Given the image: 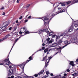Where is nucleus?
Returning <instances> with one entry per match:
<instances>
[{"instance_id": "obj_1", "label": "nucleus", "mask_w": 78, "mask_h": 78, "mask_svg": "<svg viewBox=\"0 0 78 78\" xmlns=\"http://www.w3.org/2000/svg\"><path fill=\"white\" fill-rule=\"evenodd\" d=\"M38 31L39 32L38 33L39 34H43L44 32H46L48 34H49V36H51L55 33V32L52 31L50 32H49V31L47 29H44L43 30H39Z\"/></svg>"}, {"instance_id": "obj_2", "label": "nucleus", "mask_w": 78, "mask_h": 78, "mask_svg": "<svg viewBox=\"0 0 78 78\" xmlns=\"http://www.w3.org/2000/svg\"><path fill=\"white\" fill-rule=\"evenodd\" d=\"M12 35L13 34L12 33L7 35L5 37L0 40V43L2 42L3 41L5 40V39H6L8 38H11L12 36Z\"/></svg>"}, {"instance_id": "obj_3", "label": "nucleus", "mask_w": 78, "mask_h": 78, "mask_svg": "<svg viewBox=\"0 0 78 78\" xmlns=\"http://www.w3.org/2000/svg\"><path fill=\"white\" fill-rule=\"evenodd\" d=\"M8 25L6 23H4L0 27V31H3V30H5L6 28V27Z\"/></svg>"}, {"instance_id": "obj_4", "label": "nucleus", "mask_w": 78, "mask_h": 78, "mask_svg": "<svg viewBox=\"0 0 78 78\" xmlns=\"http://www.w3.org/2000/svg\"><path fill=\"white\" fill-rule=\"evenodd\" d=\"M16 67L13 66L12 68L10 69L9 72L11 74H14V72L16 71Z\"/></svg>"}, {"instance_id": "obj_5", "label": "nucleus", "mask_w": 78, "mask_h": 78, "mask_svg": "<svg viewBox=\"0 0 78 78\" xmlns=\"http://www.w3.org/2000/svg\"><path fill=\"white\" fill-rule=\"evenodd\" d=\"M34 19H41L44 22V25H45V23H46V22H45V21H47L49 19V18L46 17H43V18H34Z\"/></svg>"}, {"instance_id": "obj_6", "label": "nucleus", "mask_w": 78, "mask_h": 78, "mask_svg": "<svg viewBox=\"0 0 78 78\" xmlns=\"http://www.w3.org/2000/svg\"><path fill=\"white\" fill-rule=\"evenodd\" d=\"M5 65H10L11 66L12 65V64H11V63L9 62V58L8 59H6L5 61Z\"/></svg>"}, {"instance_id": "obj_7", "label": "nucleus", "mask_w": 78, "mask_h": 78, "mask_svg": "<svg viewBox=\"0 0 78 78\" xmlns=\"http://www.w3.org/2000/svg\"><path fill=\"white\" fill-rule=\"evenodd\" d=\"M58 53H59V52H58L55 55H54L53 56H52V57L50 56L48 58L49 60H48V62L47 63V65H48V63H49V62L50 61V59H51V58H53V56H55V55H56L57 54H58Z\"/></svg>"}, {"instance_id": "obj_8", "label": "nucleus", "mask_w": 78, "mask_h": 78, "mask_svg": "<svg viewBox=\"0 0 78 78\" xmlns=\"http://www.w3.org/2000/svg\"><path fill=\"white\" fill-rule=\"evenodd\" d=\"M25 66V64H24V63H23V64L20 65V67H21L23 71V68H24Z\"/></svg>"}, {"instance_id": "obj_9", "label": "nucleus", "mask_w": 78, "mask_h": 78, "mask_svg": "<svg viewBox=\"0 0 78 78\" xmlns=\"http://www.w3.org/2000/svg\"><path fill=\"white\" fill-rule=\"evenodd\" d=\"M58 45V43L56 44H52L51 45L52 47H56Z\"/></svg>"}, {"instance_id": "obj_10", "label": "nucleus", "mask_w": 78, "mask_h": 78, "mask_svg": "<svg viewBox=\"0 0 78 78\" xmlns=\"http://www.w3.org/2000/svg\"><path fill=\"white\" fill-rule=\"evenodd\" d=\"M75 24L74 25L75 27H78V21L75 22Z\"/></svg>"}, {"instance_id": "obj_11", "label": "nucleus", "mask_w": 78, "mask_h": 78, "mask_svg": "<svg viewBox=\"0 0 78 78\" xmlns=\"http://www.w3.org/2000/svg\"><path fill=\"white\" fill-rule=\"evenodd\" d=\"M72 2L73 4L76 3H78V0H74Z\"/></svg>"}, {"instance_id": "obj_12", "label": "nucleus", "mask_w": 78, "mask_h": 78, "mask_svg": "<svg viewBox=\"0 0 78 78\" xmlns=\"http://www.w3.org/2000/svg\"><path fill=\"white\" fill-rule=\"evenodd\" d=\"M29 60H27V61H26V62L27 63V62H29V61H31V60H32V57L31 56H30L29 57Z\"/></svg>"}, {"instance_id": "obj_13", "label": "nucleus", "mask_w": 78, "mask_h": 78, "mask_svg": "<svg viewBox=\"0 0 78 78\" xmlns=\"http://www.w3.org/2000/svg\"><path fill=\"white\" fill-rule=\"evenodd\" d=\"M62 40H60L59 41L58 43H57V44H58V45L59 44H62Z\"/></svg>"}, {"instance_id": "obj_14", "label": "nucleus", "mask_w": 78, "mask_h": 78, "mask_svg": "<svg viewBox=\"0 0 78 78\" xmlns=\"http://www.w3.org/2000/svg\"><path fill=\"white\" fill-rule=\"evenodd\" d=\"M53 42H54V40L53 39H51V40L49 41V44H51V43H52Z\"/></svg>"}, {"instance_id": "obj_15", "label": "nucleus", "mask_w": 78, "mask_h": 78, "mask_svg": "<svg viewBox=\"0 0 78 78\" xmlns=\"http://www.w3.org/2000/svg\"><path fill=\"white\" fill-rule=\"evenodd\" d=\"M62 37V36H56V39L57 40L58 39H61V37Z\"/></svg>"}, {"instance_id": "obj_16", "label": "nucleus", "mask_w": 78, "mask_h": 78, "mask_svg": "<svg viewBox=\"0 0 78 78\" xmlns=\"http://www.w3.org/2000/svg\"><path fill=\"white\" fill-rule=\"evenodd\" d=\"M65 35H66V33L63 32L61 36H62L61 37H63V36H65Z\"/></svg>"}, {"instance_id": "obj_17", "label": "nucleus", "mask_w": 78, "mask_h": 78, "mask_svg": "<svg viewBox=\"0 0 78 78\" xmlns=\"http://www.w3.org/2000/svg\"><path fill=\"white\" fill-rule=\"evenodd\" d=\"M51 49H50L47 52V54H49L50 53H51Z\"/></svg>"}, {"instance_id": "obj_18", "label": "nucleus", "mask_w": 78, "mask_h": 78, "mask_svg": "<svg viewBox=\"0 0 78 78\" xmlns=\"http://www.w3.org/2000/svg\"><path fill=\"white\" fill-rule=\"evenodd\" d=\"M44 73V70H41V72H40L38 74V75H41V74H42Z\"/></svg>"}, {"instance_id": "obj_19", "label": "nucleus", "mask_w": 78, "mask_h": 78, "mask_svg": "<svg viewBox=\"0 0 78 78\" xmlns=\"http://www.w3.org/2000/svg\"><path fill=\"white\" fill-rule=\"evenodd\" d=\"M26 31V29L25 28H24L22 30V33H25Z\"/></svg>"}, {"instance_id": "obj_20", "label": "nucleus", "mask_w": 78, "mask_h": 78, "mask_svg": "<svg viewBox=\"0 0 78 78\" xmlns=\"http://www.w3.org/2000/svg\"><path fill=\"white\" fill-rule=\"evenodd\" d=\"M48 50V48H47L46 49H45L44 51V53H47V51Z\"/></svg>"}, {"instance_id": "obj_21", "label": "nucleus", "mask_w": 78, "mask_h": 78, "mask_svg": "<svg viewBox=\"0 0 78 78\" xmlns=\"http://www.w3.org/2000/svg\"><path fill=\"white\" fill-rule=\"evenodd\" d=\"M72 2V1H69V2H66V5H69V3H71V2Z\"/></svg>"}, {"instance_id": "obj_22", "label": "nucleus", "mask_w": 78, "mask_h": 78, "mask_svg": "<svg viewBox=\"0 0 78 78\" xmlns=\"http://www.w3.org/2000/svg\"><path fill=\"white\" fill-rule=\"evenodd\" d=\"M73 30L72 28H70L69 30V32H72V31Z\"/></svg>"}, {"instance_id": "obj_23", "label": "nucleus", "mask_w": 78, "mask_h": 78, "mask_svg": "<svg viewBox=\"0 0 78 78\" xmlns=\"http://www.w3.org/2000/svg\"><path fill=\"white\" fill-rule=\"evenodd\" d=\"M51 51H55V48L51 49Z\"/></svg>"}, {"instance_id": "obj_24", "label": "nucleus", "mask_w": 78, "mask_h": 78, "mask_svg": "<svg viewBox=\"0 0 78 78\" xmlns=\"http://www.w3.org/2000/svg\"><path fill=\"white\" fill-rule=\"evenodd\" d=\"M25 34H29V32L28 31H27L25 32Z\"/></svg>"}, {"instance_id": "obj_25", "label": "nucleus", "mask_w": 78, "mask_h": 78, "mask_svg": "<svg viewBox=\"0 0 78 78\" xmlns=\"http://www.w3.org/2000/svg\"><path fill=\"white\" fill-rule=\"evenodd\" d=\"M35 77H37V76H38V74H36L34 75Z\"/></svg>"}, {"instance_id": "obj_26", "label": "nucleus", "mask_w": 78, "mask_h": 78, "mask_svg": "<svg viewBox=\"0 0 78 78\" xmlns=\"http://www.w3.org/2000/svg\"><path fill=\"white\" fill-rule=\"evenodd\" d=\"M47 57L46 56H45L44 58L43 59V61H45V59H46V57Z\"/></svg>"}, {"instance_id": "obj_27", "label": "nucleus", "mask_w": 78, "mask_h": 78, "mask_svg": "<svg viewBox=\"0 0 78 78\" xmlns=\"http://www.w3.org/2000/svg\"><path fill=\"white\" fill-rule=\"evenodd\" d=\"M5 9V7L2 6V7L1 8V9L2 10V9Z\"/></svg>"}, {"instance_id": "obj_28", "label": "nucleus", "mask_w": 78, "mask_h": 78, "mask_svg": "<svg viewBox=\"0 0 78 78\" xmlns=\"http://www.w3.org/2000/svg\"><path fill=\"white\" fill-rule=\"evenodd\" d=\"M73 63V62L72 61L70 62V65H72Z\"/></svg>"}, {"instance_id": "obj_29", "label": "nucleus", "mask_w": 78, "mask_h": 78, "mask_svg": "<svg viewBox=\"0 0 78 78\" xmlns=\"http://www.w3.org/2000/svg\"><path fill=\"white\" fill-rule=\"evenodd\" d=\"M47 77H48V76H44L42 78H47Z\"/></svg>"}, {"instance_id": "obj_30", "label": "nucleus", "mask_w": 78, "mask_h": 78, "mask_svg": "<svg viewBox=\"0 0 78 78\" xmlns=\"http://www.w3.org/2000/svg\"><path fill=\"white\" fill-rule=\"evenodd\" d=\"M52 37H56V35H53L52 36Z\"/></svg>"}, {"instance_id": "obj_31", "label": "nucleus", "mask_w": 78, "mask_h": 78, "mask_svg": "<svg viewBox=\"0 0 78 78\" xmlns=\"http://www.w3.org/2000/svg\"><path fill=\"white\" fill-rule=\"evenodd\" d=\"M19 40V38H17L15 40V42H17V41Z\"/></svg>"}, {"instance_id": "obj_32", "label": "nucleus", "mask_w": 78, "mask_h": 78, "mask_svg": "<svg viewBox=\"0 0 78 78\" xmlns=\"http://www.w3.org/2000/svg\"><path fill=\"white\" fill-rule=\"evenodd\" d=\"M12 29V27H10L9 28V30H11Z\"/></svg>"}, {"instance_id": "obj_33", "label": "nucleus", "mask_w": 78, "mask_h": 78, "mask_svg": "<svg viewBox=\"0 0 78 78\" xmlns=\"http://www.w3.org/2000/svg\"><path fill=\"white\" fill-rule=\"evenodd\" d=\"M30 18H31V16H28L27 18V19H30Z\"/></svg>"}, {"instance_id": "obj_34", "label": "nucleus", "mask_w": 78, "mask_h": 78, "mask_svg": "<svg viewBox=\"0 0 78 78\" xmlns=\"http://www.w3.org/2000/svg\"><path fill=\"white\" fill-rule=\"evenodd\" d=\"M22 16H21L19 18V19L20 20H21V19H22Z\"/></svg>"}, {"instance_id": "obj_35", "label": "nucleus", "mask_w": 78, "mask_h": 78, "mask_svg": "<svg viewBox=\"0 0 78 78\" xmlns=\"http://www.w3.org/2000/svg\"><path fill=\"white\" fill-rule=\"evenodd\" d=\"M62 12H62V10L60 12H58V13L57 14H59V13H61Z\"/></svg>"}, {"instance_id": "obj_36", "label": "nucleus", "mask_w": 78, "mask_h": 78, "mask_svg": "<svg viewBox=\"0 0 78 78\" xmlns=\"http://www.w3.org/2000/svg\"><path fill=\"white\" fill-rule=\"evenodd\" d=\"M46 73L47 75H48L49 73V72L48 71H47L46 72Z\"/></svg>"}, {"instance_id": "obj_37", "label": "nucleus", "mask_w": 78, "mask_h": 78, "mask_svg": "<svg viewBox=\"0 0 78 78\" xmlns=\"http://www.w3.org/2000/svg\"><path fill=\"white\" fill-rule=\"evenodd\" d=\"M49 40H50V38H48V39H47V41H49Z\"/></svg>"}, {"instance_id": "obj_38", "label": "nucleus", "mask_w": 78, "mask_h": 78, "mask_svg": "<svg viewBox=\"0 0 78 78\" xmlns=\"http://www.w3.org/2000/svg\"><path fill=\"white\" fill-rule=\"evenodd\" d=\"M61 5L63 6H65V4H62Z\"/></svg>"}, {"instance_id": "obj_39", "label": "nucleus", "mask_w": 78, "mask_h": 78, "mask_svg": "<svg viewBox=\"0 0 78 78\" xmlns=\"http://www.w3.org/2000/svg\"><path fill=\"white\" fill-rule=\"evenodd\" d=\"M15 44H13V46H12V48L11 50L10 51H11V50H12V48H13V47H14V45Z\"/></svg>"}, {"instance_id": "obj_40", "label": "nucleus", "mask_w": 78, "mask_h": 78, "mask_svg": "<svg viewBox=\"0 0 78 78\" xmlns=\"http://www.w3.org/2000/svg\"><path fill=\"white\" fill-rule=\"evenodd\" d=\"M19 1H20V0H17L16 1L17 3H18L19 2Z\"/></svg>"}, {"instance_id": "obj_41", "label": "nucleus", "mask_w": 78, "mask_h": 78, "mask_svg": "<svg viewBox=\"0 0 78 78\" xmlns=\"http://www.w3.org/2000/svg\"><path fill=\"white\" fill-rule=\"evenodd\" d=\"M42 50H44V49H45V47H42Z\"/></svg>"}, {"instance_id": "obj_42", "label": "nucleus", "mask_w": 78, "mask_h": 78, "mask_svg": "<svg viewBox=\"0 0 78 78\" xmlns=\"http://www.w3.org/2000/svg\"><path fill=\"white\" fill-rule=\"evenodd\" d=\"M67 71L68 72H70V70L69 69H67Z\"/></svg>"}, {"instance_id": "obj_43", "label": "nucleus", "mask_w": 78, "mask_h": 78, "mask_svg": "<svg viewBox=\"0 0 78 78\" xmlns=\"http://www.w3.org/2000/svg\"><path fill=\"white\" fill-rule=\"evenodd\" d=\"M30 78H34V76H30Z\"/></svg>"}, {"instance_id": "obj_44", "label": "nucleus", "mask_w": 78, "mask_h": 78, "mask_svg": "<svg viewBox=\"0 0 78 78\" xmlns=\"http://www.w3.org/2000/svg\"><path fill=\"white\" fill-rule=\"evenodd\" d=\"M28 21V20H25V23H26V22H27Z\"/></svg>"}, {"instance_id": "obj_45", "label": "nucleus", "mask_w": 78, "mask_h": 78, "mask_svg": "<svg viewBox=\"0 0 78 78\" xmlns=\"http://www.w3.org/2000/svg\"><path fill=\"white\" fill-rule=\"evenodd\" d=\"M11 78H14V76H11Z\"/></svg>"}, {"instance_id": "obj_46", "label": "nucleus", "mask_w": 78, "mask_h": 78, "mask_svg": "<svg viewBox=\"0 0 78 78\" xmlns=\"http://www.w3.org/2000/svg\"><path fill=\"white\" fill-rule=\"evenodd\" d=\"M25 78H28V76H25Z\"/></svg>"}, {"instance_id": "obj_47", "label": "nucleus", "mask_w": 78, "mask_h": 78, "mask_svg": "<svg viewBox=\"0 0 78 78\" xmlns=\"http://www.w3.org/2000/svg\"><path fill=\"white\" fill-rule=\"evenodd\" d=\"M62 47H59V49H62Z\"/></svg>"}, {"instance_id": "obj_48", "label": "nucleus", "mask_w": 78, "mask_h": 78, "mask_svg": "<svg viewBox=\"0 0 78 78\" xmlns=\"http://www.w3.org/2000/svg\"><path fill=\"white\" fill-rule=\"evenodd\" d=\"M38 51H39V50H37V51H36L34 53H37V52H38Z\"/></svg>"}, {"instance_id": "obj_49", "label": "nucleus", "mask_w": 78, "mask_h": 78, "mask_svg": "<svg viewBox=\"0 0 78 78\" xmlns=\"http://www.w3.org/2000/svg\"><path fill=\"white\" fill-rule=\"evenodd\" d=\"M30 4H28L27 6V7H28L29 6H30Z\"/></svg>"}, {"instance_id": "obj_50", "label": "nucleus", "mask_w": 78, "mask_h": 78, "mask_svg": "<svg viewBox=\"0 0 78 78\" xmlns=\"http://www.w3.org/2000/svg\"><path fill=\"white\" fill-rule=\"evenodd\" d=\"M71 65H72V66H75V64H74V63H73Z\"/></svg>"}, {"instance_id": "obj_51", "label": "nucleus", "mask_w": 78, "mask_h": 78, "mask_svg": "<svg viewBox=\"0 0 78 78\" xmlns=\"http://www.w3.org/2000/svg\"><path fill=\"white\" fill-rule=\"evenodd\" d=\"M50 75L51 76H53V74L51 73Z\"/></svg>"}, {"instance_id": "obj_52", "label": "nucleus", "mask_w": 78, "mask_h": 78, "mask_svg": "<svg viewBox=\"0 0 78 78\" xmlns=\"http://www.w3.org/2000/svg\"><path fill=\"white\" fill-rule=\"evenodd\" d=\"M66 75H67V74H64V76H66Z\"/></svg>"}, {"instance_id": "obj_53", "label": "nucleus", "mask_w": 78, "mask_h": 78, "mask_svg": "<svg viewBox=\"0 0 78 78\" xmlns=\"http://www.w3.org/2000/svg\"><path fill=\"white\" fill-rule=\"evenodd\" d=\"M66 10V9H63L62 10V11L63 12H64L65 11V10Z\"/></svg>"}, {"instance_id": "obj_54", "label": "nucleus", "mask_w": 78, "mask_h": 78, "mask_svg": "<svg viewBox=\"0 0 78 78\" xmlns=\"http://www.w3.org/2000/svg\"><path fill=\"white\" fill-rule=\"evenodd\" d=\"M61 9V7L58 8V10Z\"/></svg>"}, {"instance_id": "obj_55", "label": "nucleus", "mask_w": 78, "mask_h": 78, "mask_svg": "<svg viewBox=\"0 0 78 78\" xmlns=\"http://www.w3.org/2000/svg\"><path fill=\"white\" fill-rule=\"evenodd\" d=\"M19 33L20 34H21L22 33V32L21 31H20L19 32Z\"/></svg>"}, {"instance_id": "obj_56", "label": "nucleus", "mask_w": 78, "mask_h": 78, "mask_svg": "<svg viewBox=\"0 0 78 78\" xmlns=\"http://www.w3.org/2000/svg\"><path fill=\"white\" fill-rule=\"evenodd\" d=\"M2 15H5V12H3V14H2Z\"/></svg>"}, {"instance_id": "obj_57", "label": "nucleus", "mask_w": 78, "mask_h": 78, "mask_svg": "<svg viewBox=\"0 0 78 78\" xmlns=\"http://www.w3.org/2000/svg\"><path fill=\"white\" fill-rule=\"evenodd\" d=\"M18 20H17L16 21V23H18Z\"/></svg>"}, {"instance_id": "obj_58", "label": "nucleus", "mask_w": 78, "mask_h": 78, "mask_svg": "<svg viewBox=\"0 0 78 78\" xmlns=\"http://www.w3.org/2000/svg\"><path fill=\"white\" fill-rule=\"evenodd\" d=\"M53 14H52L51 16V17H53Z\"/></svg>"}, {"instance_id": "obj_59", "label": "nucleus", "mask_w": 78, "mask_h": 78, "mask_svg": "<svg viewBox=\"0 0 78 78\" xmlns=\"http://www.w3.org/2000/svg\"><path fill=\"white\" fill-rule=\"evenodd\" d=\"M3 64L2 63H0V65H3Z\"/></svg>"}, {"instance_id": "obj_60", "label": "nucleus", "mask_w": 78, "mask_h": 78, "mask_svg": "<svg viewBox=\"0 0 78 78\" xmlns=\"http://www.w3.org/2000/svg\"><path fill=\"white\" fill-rule=\"evenodd\" d=\"M42 45L43 46H44V45H45V44H44V43H43L42 44Z\"/></svg>"}, {"instance_id": "obj_61", "label": "nucleus", "mask_w": 78, "mask_h": 78, "mask_svg": "<svg viewBox=\"0 0 78 78\" xmlns=\"http://www.w3.org/2000/svg\"><path fill=\"white\" fill-rule=\"evenodd\" d=\"M76 62H78V59H77L76 61Z\"/></svg>"}, {"instance_id": "obj_62", "label": "nucleus", "mask_w": 78, "mask_h": 78, "mask_svg": "<svg viewBox=\"0 0 78 78\" xmlns=\"http://www.w3.org/2000/svg\"><path fill=\"white\" fill-rule=\"evenodd\" d=\"M78 30V28L77 29H75L76 31H77V30Z\"/></svg>"}, {"instance_id": "obj_63", "label": "nucleus", "mask_w": 78, "mask_h": 78, "mask_svg": "<svg viewBox=\"0 0 78 78\" xmlns=\"http://www.w3.org/2000/svg\"><path fill=\"white\" fill-rule=\"evenodd\" d=\"M12 67V66H9V68H11Z\"/></svg>"}, {"instance_id": "obj_64", "label": "nucleus", "mask_w": 78, "mask_h": 78, "mask_svg": "<svg viewBox=\"0 0 78 78\" xmlns=\"http://www.w3.org/2000/svg\"><path fill=\"white\" fill-rule=\"evenodd\" d=\"M42 51V49H41L39 50V51Z\"/></svg>"}]
</instances>
